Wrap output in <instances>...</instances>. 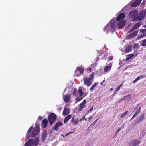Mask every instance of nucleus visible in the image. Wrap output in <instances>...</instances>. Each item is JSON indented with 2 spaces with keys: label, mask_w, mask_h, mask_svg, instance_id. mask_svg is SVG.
<instances>
[{
  "label": "nucleus",
  "mask_w": 146,
  "mask_h": 146,
  "mask_svg": "<svg viewBox=\"0 0 146 146\" xmlns=\"http://www.w3.org/2000/svg\"><path fill=\"white\" fill-rule=\"evenodd\" d=\"M33 127L32 126L30 127L29 129L27 132L26 139V140H28L29 138L31 136L32 137H35L36 136L39 132H40V128L39 125L37 123H36L35 125V127L33 130L32 134L31 135V133L32 131V130L33 129Z\"/></svg>",
  "instance_id": "nucleus-1"
},
{
  "label": "nucleus",
  "mask_w": 146,
  "mask_h": 146,
  "mask_svg": "<svg viewBox=\"0 0 146 146\" xmlns=\"http://www.w3.org/2000/svg\"><path fill=\"white\" fill-rule=\"evenodd\" d=\"M145 12L144 10H142L137 15L136 17L134 18L135 21H139L142 20L144 17Z\"/></svg>",
  "instance_id": "nucleus-2"
},
{
  "label": "nucleus",
  "mask_w": 146,
  "mask_h": 146,
  "mask_svg": "<svg viewBox=\"0 0 146 146\" xmlns=\"http://www.w3.org/2000/svg\"><path fill=\"white\" fill-rule=\"evenodd\" d=\"M57 119V116L54 113H50L48 117V119L50 125L53 123L54 121Z\"/></svg>",
  "instance_id": "nucleus-3"
},
{
  "label": "nucleus",
  "mask_w": 146,
  "mask_h": 146,
  "mask_svg": "<svg viewBox=\"0 0 146 146\" xmlns=\"http://www.w3.org/2000/svg\"><path fill=\"white\" fill-rule=\"evenodd\" d=\"M138 12L136 10H134L130 11L129 13V17L131 19H133V20L135 21L134 18L136 17L137 15L138 14Z\"/></svg>",
  "instance_id": "nucleus-4"
},
{
  "label": "nucleus",
  "mask_w": 146,
  "mask_h": 146,
  "mask_svg": "<svg viewBox=\"0 0 146 146\" xmlns=\"http://www.w3.org/2000/svg\"><path fill=\"white\" fill-rule=\"evenodd\" d=\"M84 84L88 87H89L91 86L92 83V80L90 79L89 78L87 77L84 78H83Z\"/></svg>",
  "instance_id": "nucleus-5"
},
{
  "label": "nucleus",
  "mask_w": 146,
  "mask_h": 146,
  "mask_svg": "<svg viewBox=\"0 0 146 146\" xmlns=\"http://www.w3.org/2000/svg\"><path fill=\"white\" fill-rule=\"evenodd\" d=\"M31 141L33 146H37L39 143V139L38 137H36L32 139Z\"/></svg>",
  "instance_id": "nucleus-6"
},
{
  "label": "nucleus",
  "mask_w": 146,
  "mask_h": 146,
  "mask_svg": "<svg viewBox=\"0 0 146 146\" xmlns=\"http://www.w3.org/2000/svg\"><path fill=\"white\" fill-rule=\"evenodd\" d=\"M48 135L47 131L46 130H44L41 135V141L44 142L47 137Z\"/></svg>",
  "instance_id": "nucleus-7"
},
{
  "label": "nucleus",
  "mask_w": 146,
  "mask_h": 146,
  "mask_svg": "<svg viewBox=\"0 0 146 146\" xmlns=\"http://www.w3.org/2000/svg\"><path fill=\"white\" fill-rule=\"evenodd\" d=\"M140 143V141L135 139L130 143L129 145V146H138Z\"/></svg>",
  "instance_id": "nucleus-8"
},
{
  "label": "nucleus",
  "mask_w": 146,
  "mask_h": 146,
  "mask_svg": "<svg viewBox=\"0 0 146 146\" xmlns=\"http://www.w3.org/2000/svg\"><path fill=\"white\" fill-rule=\"evenodd\" d=\"M86 103V99L84 100L83 102L80 104L79 107L80 108L78 109L79 111H82L83 108H85V104Z\"/></svg>",
  "instance_id": "nucleus-9"
},
{
  "label": "nucleus",
  "mask_w": 146,
  "mask_h": 146,
  "mask_svg": "<svg viewBox=\"0 0 146 146\" xmlns=\"http://www.w3.org/2000/svg\"><path fill=\"white\" fill-rule=\"evenodd\" d=\"M126 23V21L124 20H122L118 23V27L119 29L123 28Z\"/></svg>",
  "instance_id": "nucleus-10"
},
{
  "label": "nucleus",
  "mask_w": 146,
  "mask_h": 146,
  "mask_svg": "<svg viewBox=\"0 0 146 146\" xmlns=\"http://www.w3.org/2000/svg\"><path fill=\"white\" fill-rule=\"evenodd\" d=\"M125 17V13H121L116 17V20L117 21H119L124 19Z\"/></svg>",
  "instance_id": "nucleus-11"
},
{
  "label": "nucleus",
  "mask_w": 146,
  "mask_h": 146,
  "mask_svg": "<svg viewBox=\"0 0 146 146\" xmlns=\"http://www.w3.org/2000/svg\"><path fill=\"white\" fill-rule=\"evenodd\" d=\"M62 125L63 123L59 121L55 124L52 129L56 131L58 130V127L62 126Z\"/></svg>",
  "instance_id": "nucleus-12"
},
{
  "label": "nucleus",
  "mask_w": 146,
  "mask_h": 146,
  "mask_svg": "<svg viewBox=\"0 0 146 146\" xmlns=\"http://www.w3.org/2000/svg\"><path fill=\"white\" fill-rule=\"evenodd\" d=\"M71 96L70 94H66L65 95L64 97V101L66 102H68L70 101Z\"/></svg>",
  "instance_id": "nucleus-13"
},
{
  "label": "nucleus",
  "mask_w": 146,
  "mask_h": 146,
  "mask_svg": "<svg viewBox=\"0 0 146 146\" xmlns=\"http://www.w3.org/2000/svg\"><path fill=\"white\" fill-rule=\"evenodd\" d=\"M70 113V109L66 107H65L63 112V115H68Z\"/></svg>",
  "instance_id": "nucleus-14"
},
{
  "label": "nucleus",
  "mask_w": 146,
  "mask_h": 146,
  "mask_svg": "<svg viewBox=\"0 0 146 146\" xmlns=\"http://www.w3.org/2000/svg\"><path fill=\"white\" fill-rule=\"evenodd\" d=\"M141 0H136L131 4L132 7H134L139 5L141 3Z\"/></svg>",
  "instance_id": "nucleus-15"
},
{
  "label": "nucleus",
  "mask_w": 146,
  "mask_h": 146,
  "mask_svg": "<svg viewBox=\"0 0 146 146\" xmlns=\"http://www.w3.org/2000/svg\"><path fill=\"white\" fill-rule=\"evenodd\" d=\"M71 121L72 122L73 124L76 125L78 123L79 121L78 119H76L75 115H74L72 118Z\"/></svg>",
  "instance_id": "nucleus-16"
},
{
  "label": "nucleus",
  "mask_w": 146,
  "mask_h": 146,
  "mask_svg": "<svg viewBox=\"0 0 146 146\" xmlns=\"http://www.w3.org/2000/svg\"><path fill=\"white\" fill-rule=\"evenodd\" d=\"M48 121L47 119H45L42 121V123H41V125L43 126V127L46 128L47 125Z\"/></svg>",
  "instance_id": "nucleus-17"
},
{
  "label": "nucleus",
  "mask_w": 146,
  "mask_h": 146,
  "mask_svg": "<svg viewBox=\"0 0 146 146\" xmlns=\"http://www.w3.org/2000/svg\"><path fill=\"white\" fill-rule=\"evenodd\" d=\"M111 29L109 24H107L104 28V31H106L107 33H108L109 31H111Z\"/></svg>",
  "instance_id": "nucleus-18"
},
{
  "label": "nucleus",
  "mask_w": 146,
  "mask_h": 146,
  "mask_svg": "<svg viewBox=\"0 0 146 146\" xmlns=\"http://www.w3.org/2000/svg\"><path fill=\"white\" fill-rule=\"evenodd\" d=\"M78 71H79L80 73L82 74L84 72V69L81 67H78L75 70V73H76Z\"/></svg>",
  "instance_id": "nucleus-19"
},
{
  "label": "nucleus",
  "mask_w": 146,
  "mask_h": 146,
  "mask_svg": "<svg viewBox=\"0 0 146 146\" xmlns=\"http://www.w3.org/2000/svg\"><path fill=\"white\" fill-rule=\"evenodd\" d=\"M109 25L111 29H114L115 26V22L114 21H111L110 22V24Z\"/></svg>",
  "instance_id": "nucleus-20"
},
{
  "label": "nucleus",
  "mask_w": 146,
  "mask_h": 146,
  "mask_svg": "<svg viewBox=\"0 0 146 146\" xmlns=\"http://www.w3.org/2000/svg\"><path fill=\"white\" fill-rule=\"evenodd\" d=\"M132 46L130 45L127 47L125 50V52L126 53H128L130 52L131 50Z\"/></svg>",
  "instance_id": "nucleus-21"
},
{
  "label": "nucleus",
  "mask_w": 146,
  "mask_h": 146,
  "mask_svg": "<svg viewBox=\"0 0 146 146\" xmlns=\"http://www.w3.org/2000/svg\"><path fill=\"white\" fill-rule=\"evenodd\" d=\"M134 56V55L133 54H130L128 55L126 57L125 60L126 61L128 60H129L131 59Z\"/></svg>",
  "instance_id": "nucleus-22"
},
{
  "label": "nucleus",
  "mask_w": 146,
  "mask_h": 146,
  "mask_svg": "<svg viewBox=\"0 0 146 146\" xmlns=\"http://www.w3.org/2000/svg\"><path fill=\"white\" fill-rule=\"evenodd\" d=\"M141 22H139L136 23L133 27L135 29V30L141 26Z\"/></svg>",
  "instance_id": "nucleus-23"
},
{
  "label": "nucleus",
  "mask_w": 146,
  "mask_h": 146,
  "mask_svg": "<svg viewBox=\"0 0 146 146\" xmlns=\"http://www.w3.org/2000/svg\"><path fill=\"white\" fill-rule=\"evenodd\" d=\"M72 117V115H69L66 117L64 119V123H66L67 121H68Z\"/></svg>",
  "instance_id": "nucleus-24"
},
{
  "label": "nucleus",
  "mask_w": 146,
  "mask_h": 146,
  "mask_svg": "<svg viewBox=\"0 0 146 146\" xmlns=\"http://www.w3.org/2000/svg\"><path fill=\"white\" fill-rule=\"evenodd\" d=\"M32 140V139H29L28 141L26 142L25 144V146H32V143L31 141Z\"/></svg>",
  "instance_id": "nucleus-25"
},
{
  "label": "nucleus",
  "mask_w": 146,
  "mask_h": 146,
  "mask_svg": "<svg viewBox=\"0 0 146 146\" xmlns=\"http://www.w3.org/2000/svg\"><path fill=\"white\" fill-rule=\"evenodd\" d=\"M111 66H107L105 67L104 68V70L105 72H107L109 70H111Z\"/></svg>",
  "instance_id": "nucleus-26"
},
{
  "label": "nucleus",
  "mask_w": 146,
  "mask_h": 146,
  "mask_svg": "<svg viewBox=\"0 0 146 146\" xmlns=\"http://www.w3.org/2000/svg\"><path fill=\"white\" fill-rule=\"evenodd\" d=\"M141 110V107H140L139 108V109L135 113V114L133 115V117H136L137 115L140 112V111Z\"/></svg>",
  "instance_id": "nucleus-27"
},
{
  "label": "nucleus",
  "mask_w": 146,
  "mask_h": 146,
  "mask_svg": "<svg viewBox=\"0 0 146 146\" xmlns=\"http://www.w3.org/2000/svg\"><path fill=\"white\" fill-rule=\"evenodd\" d=\"M78 93L80 95V97L84 93L82 90L81 89H79Z\"/></svg>",
  "instance_id": "nucleus-28"
},
{
  "label": "nucleus",
  "mask_w": 146,
  "mask_h": 146,
  "mask_svg": "<svg viewBox=\"0 0 146 146\" xmlns=\"http://www.w3.org/2000/svg\"><path fill=\"white\" fill-rule=\"evenodd\" d=\"M138 33L137 31H136L133 32L132 33V35H133V37H134L137 36Z\"/></svg>",
  "instance_id": "nucleus-29"
},
{
  "label": "nucleus",
  "mask_w": 146,
  "mask_h": 146,
  "mask_svg": "<svg viewBox=\"0 0 146 146\" xmlns=\"http://www.w3.org/2000/svg\"><path fill=\"white\" fill-rule=\"evenodd\" d=\"M144 119V113L142 114L140 116L139 118V120L140 122L141 121L143 120Z\"/></svg>",
  "instance_id": "nucleus-30"
},
{
  "label": "nucleus",
  "mask_w": 146,
  "mask_h": 146,
  "mask_svg": "<svg viewBox=\"0 0 146 146\" xmlns=\"http://www.w3.org/2000/svg\"><path fill=\"white\" fill-rule=\"evenodd\" d=\"M128 112V111H126L124 112L123 113H122L120 115V118H123L124 116H125L126 115H127V114Z\"/></svg>",
  "instance_id": "nucleus-31"
},
{
  "label": "nucleus",
  "mask_w": 146,
  "mask_h": 146,
  "mask_svg": "<svg viewBox=\"0 0 146 146\" xmlns=\"http://www.w3.org/2000/svg\"><path fill=\"white\" fill-rule=\"evenodd\" d=\"M141 46H146V39L142 40Z\"/></svg>",
  "instance_id": "nucleus-32"
},
{
  "label": "nucleus",
  "mask_w": 146,
  "mask_h": 146,
  "mask_svg": "<svg viewBox=\"0 0 146 146\" xmlns=\"http://www.w3.org/2000/svg\"><path fill=\"white\" fill-rule=\"evenodd\" d=\"M139 44L138 43L135 44L133 47V48L137 50L139 47Z\"/></svg>",
  "instance_id": "nucleus-33"
},
{
  "label": "nucleus",
  "mask_w": 146,
  "mask_h": 146,
  "mask_svg": "<svg viewBox=\"0 0 146 146\" xmlns=\"http://www.w3.org/2000/svg\"><path fill=\"white\" fill-rule=\"evenodd\" d=\"M77 89L76 88H75L74 89V91H73L72 94L73 95L75 96L76 95L77 93Z\"/></svg>",
  "instance_id": "nucleus-34"
},
{
  "label": "nucleus",
  "mask_w": 146,
  "mask_h": 146,
  "mask_svg": "<svg viewBox=\"0 0 146 146\" xmlns=\"http://www.w3.org/2000/svg\"><path fill=\"white\" fill-rule=\"evenodd\" d=\"M94 73H92L90 75V79L92 80L94 78Z\"/></svg>",
  "instance_id": "nucleus-35"
},
{
  "label": "nucleus",
  "mask_w": 146,
  "mask_h": 146,
  "mask_svg": "<svg viewBox=\"0 0 146 146\" xmlns=\"http://www.w3.org/2000/svg\"><path fill=\"white\" fill-rule=\"evenodd\" d=\"M82 99H83V98L82 97L80 98H76L75 99L76 102V103H77L78 102L80 101V100H82Z\"/></svg>",
  "instance_id": "nucleus-36"
},
{
  "label": "nucleus",
  "mask_w": 146,
  "mask_h": 146,
  "mask_svg": "<svg viewBox=\"0 0 146 146\" xmlns=\"http://www.w3.org/2000/svg\"><path fill=\"white\" fill-rule=\"evenodd\" d=\"M132 37H133V35H132L131 33L128 35L127 36V38L128 39H129Z\"/></svg>",
  "instance_id": "nucleus-37"
},
{
  "label": "nucleus",
  "mask_w": 146,
  "mask_h": 146,
  "mask_svg": "<svg viewBox=\"0 0 146 146\" xmlns=\"http://www.w3.org/2000/svg\"><path fill=\"white\" fill-rule=\"evenodd\" d=\"M145 77V75H142L141 76H138L139 78L140 79H141L142 78H143Z\"/></svg>",
  "instance_id": "nucleus-38"
},
{
  "label": "nucleus",
  "mask_w": 146,
  "mask_h": 146,
  "mask_svg": "<svg viewBox=\"0 0 146 146\" xmlns=\"http://www.w3.org/2000/svg\"><path fill=\"white\" fill-rule=\"evenodd\" d=\"M108 59L109 60H112L113 59V58L112 56H110L108 58Z\"/></svg>",
  "instance_id": "nucleus-39"
},
{
  "label": "nucleus",
  "mask_w": 146,
  "mask_h": 146,
  "mask_svg": "<svg viewBox=\"0 0 146 146\" xmlns=\"http://www.w3.org/2000/svg\"><path fill=\"white\" fill-rule=\"evenodd\" d=\"M146 31V29H142L140 31V32L142 33H144Z\"/></svg>",
  "instance_id": "nucleus-40"
},
{
  "label": "nucleus",
  "mask_w": 146,
  "mask_h": 146,
  "mask_svg": "<svg viewBox=\"0 0 146 146\" xmlns=\"http://www.w3.org/2000/svg\"><path fill=\"white\" fill-rule=\"evenodd\" d=\"M74 133V132H70L68 133H67L66 135V136H67L68 135L70 134H71L72 133Z\"/></svg>",
  "instance_id": "nucleus-41"
},
{
  "label": "nucleus",
  "mask_w": 146,
  "mask_h": 146,
  "mask_svg": "<svg viewBox=\"0 0 146 146\" xmlns=\"http://www.w3.org/2000/svg\"><path fill=\"white\" fill-rule=\"evenodd\" d=\"M134 30H135V29L133 28V27L132 29L128 32V33H129L131 32L132 31Z\"/></svg>",
  "instance_id": "nucleus-42"
},
{
  "label": "nucleus",
  "mask_w": 146,
  "mask_h": 146,
  "mask_svg": "<svg viewBox=\"0 0 146 146\" xmlns=\"http://www.w3.org/2000/svg\"><path fill=\"white\" fill-rule=\"evenodd\" d=\"M120 88V87L119 86V87L117 88V89L116 90L115 92H115H116L118 91V90H119Z\"/></svg>",
  "instance_id": "nucleus-43"
},
{
  "label": "nucleus",
  "mask_w": 146,
  "mask_h": 146,
  "mask_svg": "<svg viewBox=\"0 0 146 146\" xmlns=\"http://www.w3.org/2000/svg\"><path fill=\"white\" fill-rule=\"evenodd\" d=\"M95 87H94L93 86H92L91 87L90 90V91H92L94 88Z\"/></svg>",
  "instance_id": "nucleus-44"
},
{
  "label": "nucleus",
  "mask_w": 146,
  "mask_h": 146,
  "mask_svg": "<svg viewBox=\"0 0 146 146\" xmlns=\"http://www.w3.org/2000/svg\"><path fill=\"white\" fill-rule=\"evenodd\" d=\"M43 117H42L41 116H39L38 117V120H41L42 119Z\"/></svg>",
  "instance_id": "nucleus-45"
},
{
  "label": "nucleus",
  "mask_w": 146,
  "mask_h": 146,
  "mask_svg": "<svg viewBox=\"0 0 146 146\" xmlns=\"http://www.w3.org/2000/svg\"><path fill=\"white\" fill-rule=\"evenodd\" d=\"M98 84V83H94L93 86L94 87H95Z\"/></svg>",
  "instance_id": "nucleus-46"
},
{
  "label": "nucleus",
  "mask_w": 146,
  "mask_h": 146,
  "mask_svg": "<svg viewBox=\"0 0 146 146\" xmlns=\"http://www.w3.org/2000/svg\"><path fill=\"white\" fill-rule=\"evenodd\" d=\"M121 130V128H120L119 129H118L117 131H116V134H117L119 131H120Z\"/></svg>",
  "instance_id": "nucleus-47"
},
{
  "label": "nucleus",
  "mask_w": 146,
  "mask_h": 146,
  "mask_svg": "<svg viewBox=\"0 0 146 146\" xmlns=\"http://www.w3.org/2000/svg\"><path fill=\"white\" fill-rule=\"evenodd\" d=\"M145 36H146V32L145 33H144L143 35H142V37H143Z\"/></svg>",
  "instance_id": "nucleus-48"
},
{
  "label": "nucleus",
  "mask_w": 146,
  "mask_h": 146,
  "mask_svg": "<svg viewBox=\"0 0 146 146\" xmlns=\"http://www.w3.org/2000/svg\"><path fill=\"white\" fill-rule=\"evenodd\" d=\"M99 119H97L95 121H94V122L92 124H93L94 123L96 122Z\"/></svg>",
  "instance_id": "nucleus-49"
},
{
  "label": "nucleus",
  "mask_w": 146,
  "mask_h": 146,
  "mask_svg": "<svg viewBox=\"0 0 146 146\" xmlns=\"http://www.w3.org/2000/svg\"><path fill=\"white\" fill-rule=\"evenodd\" d=\"M93 107L92 106L91 107V108L90 109L88 112L92 111L93 110Z\"/></svg>",
  "instance_id": "nucleus-50"
},
{
  "label": "nucleus",
  "mask_w": 146,
  "mask_h": 146,
  "mask_svg": "<svg viewBox=\"0 0 146 146\" xmlns=\"http://www.w3.org/2000/svg\"><path fill=\"white\" fill-rule=\"evenodd\" d=\"M139 78L138 77H137L135 79V81H138L139 80Z\"/></svg>",
  "instance_id": "nucleus-51"
},
{
  "label": "nucleus",
  "mask_w": 146,
  "mask_h": 146,
  "mask_svg": "<svg viewBox=\"0 0 146 146\" xmlns=\"http://www.w3.org/2000/svg\"><path fill=\"white\" fill-rule=\"evenodd\" d=\"M92 118H93L91 116L90 117H89V120H90L91 119H92Z\"/></svg>",
  "instance_id": "nucleus-52"
},
{
  "label": "nucleus",
  "mask_w": 146,
  "mask_h": 146,
  "mask_svg": "<svg viewBox=\"0 0 146 146\" xmlns=\"http://www.w3.org/2000/svg\"><path fill=\"white\" fill-rule=\"evenodd\" d=\"M140 104H138L137 106V107L135 108V110H136V109H137L138 108V106Z\"/></svg>",
  "instance_id": "nucleus-53"
},
{
  "label": "nucleus",
  "mask_w": 146,
  "mask_h": 146,
  "mask_svg": "<svg viewBox=\"0 0 146 146\" xmlns=\"http://www.w3.org/2000/svg\"><path fill=\"white\" fill-rule=\"evenodd\" d=\"M123 85V84H121V85H120L119 86L120 88Z\"/></svg>",
  "instance_id": "nucleus-54"
},
{
  "label": "nucleus",
  "mask_w": 146,
  "mask_h": 146,
  "mask_svg": "<svg viewBox=\"0 0 146 146\" xmlns=\"http://www.w3.org/2000/svg\"><path fill=\"white\" fill-rule=\"evenodd\" d=\"M123 85V84H121V85H120L119 86L120 88Z\"/></svg>",
  "instance_id": "nucleus-55"
},
{
  "label": "nucleus",
  "mask_w": 146,
  "mask_h": 146,
  "mask_svg": "<svg viewBox=\"0 0 146 146\" xmlns=\"http://www.w3.org/2000/svg\"><path fill=\"white\" fill-rule=\"evenodd\" d=\"M85 117L84 116H83L82 117V119H83V120H84L85 119Z\"/></svg>",
  "instance_id": "nucleus-56"
},
{
  "label": "nucleus",
  "mask_w": 146,
  "mask_h": 146,
  "mask_svg": "<svg viewBox=\"0 0 146 146\" xmlns=\"http://www.w3.org/2000/svg\"><path fill=\"white\" fill-rule=\"evenodd\" d=\"M135 117H133V116L132 118L130 120V121H131V120H132V119H133V118H135Z\"/></svg>",
  "instance_id": "nucleus-57"
},
{
  "label": "nucleus",
  "mask_w": 146,
  "mask_h": 146,
  "mask_svg": "<svg viewBox=\"0 0 146 146\" xmlns=\"http://www.w3.org/2000/svg\"><path fill=\"white\" fill-rule=\"evenodd\" d=\"M113 90V88H111L110 89V90L111 91H112Z\"/></svg>",
  "instance_id": "nucleus-58"
},
{
  "label": "nucleus",
  "mask_w": 146,
  "mask_h": 146,
  "mask_svg": "<svg viewBox=\"0 0 146 146\" xmlns=\"http://www.w3.org/2000/svg\"><path fill=\"white\" fill-rule=\"evenodd\" d=\"M136 81H135V80H134L133 82V83H134L135 82H136Z\"/></svg>",
  "instance_id": "nucleus-59"
},
{
  "label": "nucleus",
  "mask_w": 146,
  "mask_h": 146,
  "mask_svg": "<svg viewBox=\"0 0 146 146\" xmlns=\"http://www.w3.org/2000/svg\"><path fill=\"white\" fill-rule=\"evenodd\" d=\"M125 98V96L123 98V100H124Z\"/></svg>",
  "instance_id": "nucleus-60"
},
{
  "label": "nucleus",
  "mask_w": 146,
  "mask_h": 146,
  "mask_svg": "<svg viewBox=\"0 0 146 146\" xmlns=\"http://www.w3.org/2000/svg\"><path fill=\"white\" fill-rule=\"evenodd\" d=\"M82 119H80V121H82Z\"/></svg>",
  "instance_id": "nucleus-61"
},
{
  "label": "nucleus",
  "mask_w": 146,
  "mask_h": 146,
  "mask_svg": "<svg viewBox=\"0 0 146 146\" xmlns=\"http://www.w3.org/2000/svg\"><path fill=\"white\" fill-rule=\"evenodd\" d=\"M89 70H90V71H91V68H89Z\"/></svg>",
  "instance_id": "nucleus-62"
},
{
  "label": "nucleus",
  "mask_w": 146,
  "mask_h": 146,
  "mask_svg": "<svg viewBox=\"0 0 146 146\" xmlns=\"http://www.w3.org/2000/svg\"><path fill=\"white\" fill-rule=\"evenodd\" d=\"M144 27L146 28V25Z\"/></svg>",
  "instance_id": "nucleus-63"
}]
</instances>
